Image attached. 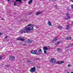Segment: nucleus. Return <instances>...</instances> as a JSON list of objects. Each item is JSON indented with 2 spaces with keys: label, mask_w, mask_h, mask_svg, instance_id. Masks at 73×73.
Returning a JSON list of instances; mask_svg holds the SVG:
<instances>
[{
  "label": "nucleus",
  "mask_w": 73,
  "mask_h": 73,
  "mask_svg": "<svg viewBox=\"0 0 73 73\" xmlns=\"http://www.w3.org/2000/svg\"><path fill=\"white\" fill-rule=\"evenodd\" d=\"M33 27H25L23 28V29L21 31V33H29V32L31 33V31L32 30H33Z\"/></svg>",
  "instance_id": "obj_1"
},
{
  "label": "nucleus",
  "mask_w": 73,
  "mask_h": 73,
  "mask_svg": "<svg viewBox=\"0 0 73 73\" xmlns=\"http://www.w3.org/2000/svg\"><path fill=\"white\" fill-rule=\"evenodd\" d=\"M38 50V49L34 51H32L31 52V53H32L34 54H38V53H37Z\"/></svg>",
  "instance_id": "obj_2"
},
{
  "label": "nucleus",
  "mask_w": 73,
  "mask_h": 73,
  "mask_svg": "<svg viewBox=\"0 0 73 73\" xmlns=\"http://www.w3.org/2000/svg\"><path fill=\"white\" fill-rule=\"evenodd\" d=\"M36 68L34 67L31 68L30 69V70L31 73H35L36 72Z\"/></svg>",
  "instance_id": "obj_3"
},
{
  "label": "nucleus",
  "mask_w": 73,
  "mask_h": 73,
  "mask_svg": "<svg viewBox=\"0 0 73 73\" xmlns=\"http://www.w3.org/2000/svg\"><path fill=\"white\" fill-rule=\"evenodd\" d=\"M50 62L51 63H53L54 64H55V62L56 61V60L53 58H51L50 60Z\"/></svg>",
  "instance_id": "obj_4"
},
{
  "label": "nucleus",
  "mask_w": 73,
  "mask_h": 73,
  "mask_svg": "<svg viewBox=\"0 0 73 73\" xmlns=\"http://www.w3.org/2000/svg\"><path fill=\"white\" fill-rule=\"evenodd\" d=\"M67 17L66 18V19H67L69 20V19H70V17L69 16V14L68 13H67L66 14Z\"/></svg>",
  "instance_id": "obj_5"
},
{
  "label": "nucleus",
  "mask_w": 73,
  "mask_h": 73,
  "mask_svg": "<svg viewBox=\"0 0 73 73\" xmlns=\"http://www.w3.org/2000/svg\"><path fill=\"white\" fill-rule=\"evenodd\" d=\"M64 62L63 61H57V62L56 64H62V63H64Z\"/></svg>",
  "instance_id": "obj_6"
},
{
  "label": "nucleus",
  "mask_w": 73,
  "mask_h": 73,
  "mask_svg": "<svg viewBox=\"0 0 73 73\" xmlns=\"http://www.w3.org/2000/svg\"><path fill=\"white\" fill-rule=\"evenodd\" d=\"M57 27L59 29H60V30H61L62 29V27H61V26H60L59 25H58L57 26Z\"/></svg>",
  "instance_id": "obj_7"
},
{
  "label": "nucleus",
  "mask_w": 73,
  "mask_h": 73,
  "mask_svg": "<svg viewBox=\"0 0 73 73\" xmlns=\"http://www.w3.org/2000/svg\"><path fill=\"white\" fill-rule=\"evenodd\" d=\"M13 58H15V56H10L9 57V60H12V59H13Z\"/></svg>",
  "instance_id": "obj_8"
},
{
  "label": "nucleus",
  "mask_w": 73,
  "mask_h": 73,
  "mask_svg": "<svg viewBox=\"0 0 73 73\" xmlns=\"http://www.w3.org/2000/svg\"><path fill=\"white\" fill-rule=\"evenodd\" d=\"M72 38L71 37H67V38H66V40H70Z\"/></svg>",
  "instance_id": "obj_9"
},
{
  "label": "nucleus",
  "mask_w": 73,
  "mask_h": 73,
  "mask_svg": "<svg viewBox=\"0 0 73 73\" xmlns=\"http://www.w3.org/2000/svg\"><path fill=\"white\" fill-rule=\"evenodd\" d=\"M33 1V0H30L28 2V4H31L32 3Z\"/></svg>",
  "instance_id": "obj_10"
},
{
  "label": "nucleus",
  "mask_w": 73,
  "mask_h": 73,
  "mask_svg": "<svg viewBox=\"0 0 73 73\" xmlns=\"http://www.w3.org/2000/svg\"><path fill=\"white\" fill-rule=\"evenodd\" d=\"M48 48L46 47H44L43 48V49L44 50H48Z\"/></svg>",
  "instance_id": "obj_11"
},
{
  "label": "nucleus",
  "mask_w": 73,
  "mask_h": 73,
  "mask_svg": "<svg viewBox=\"0 0 73 73\" xmlns=\"http://www.w3.org/2000/svg\"><path fill=\"white\" fill-rule=\"evenodd\" d=\"M38 52L39 53L41 54V53H42V50H41V49H40L38 51Z\"/></svg>",
  "instance_id": "obj_12"
},
{
  "label": "nucleus",
  "mask_w": 73,
  "mask_h": 73,
  "mask_svg": "<svg viewBox=\"0 0 73 73\" xmlns=\"http://www.w3.org/2000/svg\"><path fill=\"white\" fill-rule=\"evenodd\" d=\"M70 27H69V26L68 25L67 26V27H66V29H69V28H70Z\"/></svg>",
  "instance_id": "obj_13"
},
{
  "label": "nucleus",
  "mask_w": 73,
  "mask_h": 73,
  "mask_svg": "<svg viewBox=\"0 0 73 73\" xmlns=\"http://www.w3.org/2000/svg\"><path fill=\"white\" fill-rule=\"evenodd\" d=\"M48 25H52V24H51V23L50 22V21H49L48 22Z\"/></svg>",
  "instance_id": "obj_14"
},
{
  "label": "nucleus",
  "mask_w": 73,
  "mask_h": 73,
  "mask_svg": "<svg viewBox=\"0 0 73 73\" xmlns=\"http://www.w3.org/2000/svg\"><path fill=\"white\" fill-rule=\"evenodd\" d=\"M73 44H69L68 46V47H69V48L70 47L72 46Z\"/></svg>",
  "instance_id": "obj_15"
},
{
  "label": "nucleus",
  "mask_w": 73,
  "mask_h": 73,
  "mask_svg": "<svg viewBox=\"0 0 73 73\" xmlns=\"http://www.w3.org/2000/svg\"><path fill=\"white\" fill-rule=\"evenodd\" d=\"M40 13L39 12H37L36 13V15H40Z\"/></svg>",
  "instance_id": "obj_16"
},
{
  "label": "nucleus",
  "mask_w": 73,
  "mask_h": 73,
  "mask_svg": "<svg viewBox=\"0 0 73 73\" xmlns=\"http://www.w3.org/2000/svg\"><path fill=\"white\" fill-rule=\"evenodd\" d=\"M16 1H18V2H20V3H21L22 2V1L21 0H15Z\"/></svg>",
  "instance_id": "obj_17"
},
{
  "label": "nucleus",
  "mask_w": 73,
  "mask_h": 73,
  "mask_svg": "<svg viewBox=\"0 0 73 73\" xmlns=\"http://www.w3.org/2000/svg\"><path fill=\"white\" fill-rule=\"evenodd\" d=\"M57 37H55L54 39V40H53V41L54 42V41H56V40H57Z\"/></svg>",
  "instance_id": "obj_18"
},
{
  "label": "nucleus",
  "mask_w": 73,
  "mask_h": 73,
  "mask_svg": "<svg viewBox=\"0 0 73 73\" xmlns=\"http://www.w3.org/2000/svg\"><path fill=\"white\" fill-rule=\"evenodd\" d=\"M32 41L29 40L28 41H27V43L29 44V43H31Z\"/></svg>",
  "instance_id": "obj_19"
},
{
  "label": "nucleus",
  "mask_w": 73,
  "mask_h": 73,
  "mask_svg": "<svg viewBox=\"0 0 73 73\" xmlns=\"http://www.w3.org/2000/svg\"><path fill=\"white\" fill-rule=\"evenodd\" d=\"M21 38H16V39L17 40H21Z\"/></svg>",
  "instance_id": "obj_20"
},
{
  "label": "nucleus",
  "mask_w": 73,
  "mask_h": 73,
  "mask_svg": "<svg viewBox=\"0 0 73 73\" xmlns=\"http://www.w3.org/2000/svg\"><path fill=\"white\" fill-rule=\"evenodd\" d=\"M25 40V39L23 38H21V41H24V40Z\"/></svg>",
  "instance_id": "obj_21"
},
{
  "label": "nucleus",
  "mask_w": 73,
  "mask_h": 73,
  "mask_svg": "<svg viewBox=\"0 0 73 73\" xmlns=\"http://www.w3.org/2000/svg\"><path fill=\"white\" fill-rule=\"evenodd\" d=\"M14 6H16V5H17V4L16 3V2H14Z\"/></svg>",
  "instance_id": "obj_22"
},
{
  "label": "nucleus",
  "mask_w": 73,
  "mask_h": 73,
  "mask_svg": "<svg viewBox=\"0 0 73 73\" xmlns=\"http://www.w3.org/2000/svg\"><path fill=\"white\" fill-rule=\"evenodd\" d=\"M57 50L59 52H60V48H57Z\"/></svg>",
  "instance_id": "obj_23"
},
{
  "label": "nucleus",
  "mask_w": 73,
  "mask_h": 73,
  "mask_svg": "<svg viewBox=\"0 0 73 73\" xmlns=\"http://www.w3.org/2000/svg\"><path fill=\"white\" fill-rule=\"evenodd\" d=\"M44 53L45 54H47V52H46V50H44Z\"/></svg>",
  "instance_id": "obj_24"
},
{
  "label": "nucleus",
  "mask_w": 73,
  "mask_h": 73,
  "mask_svg": "<svg viewBox=\"0 0 73 73\" xmlns=\"http://www.w3.org/2000/svg\"><path fill=\"white\" fill-rule=\"evenodd\" d=\"M27 26H33L32 24H29L27 25Z\"/></svg>",
  "instance_id": "obj_25"
},
{
  "label": "nucleus",
  "mask_w": 73,
  "mask_h": 73,
  "mask_svg": "<svg viewBox=\"0 0 73 73\" xmlns=\"http://www.w3.org/2000/svg\"><path fill=\"white\" fill-rule=\"evenodd\" d=\"M61 42H57V44H56V45H57V44H60V43Z\"/></svg>",
  "instance_id": "obj_26"
},
{
  "label": "nucleus",
  "mask_w": 73,
  "mask_h": 73,
  "mask_svg": "<svg viewBox=\"0 0 73 73\" xmlns=\"http://www.w3.org/2000/svg\"><path fill=\"white\" fill-rule=\"evenodd\" d=\"M36 60H40V59L39 58H37L36 59Z\"/></svg>",
  "instance_id": "obj_27"
},
{
  "label": "nucleus",
  "mask_w": 73,
  "mask_h": 73,
  "mask_svg": "<svg viewBox=\"0 0 73 73\" xmlns=\"http://www.w3.org/2000/svg\"><path fill=\"white\" fill-rule=\"evenodd\" d=\"M70 66H71V65H70V64H68V67H70Z\"/></svg>",
  "instance_id": "obj_28"
},
{
  "label": "nucleus",
  "mask_w": 73,
  "mask_h": 73,
  "mask_svg": "<svg viewBox=\"0 0 73 73\" xmlns=\"http://www.w3.org/2000/svg\"><path fill=\"white\" fill-rule=\"evenodd\" d=\"M5 38H8V36H5Z\"/></svg>",
  "instance_id": "obj_29"
},
{
  "label": "nucleus",
  "mask_w": 73,
  "mask_h": 73,
  "mask_svg": "<svg viewBox=\"0 0 73 73\" xmlns=\"http://www.w3.org/2000/svg\"><path fill=\"white\" fill-rule=\"evenodd\" d=\"M2 59V56H0V60Z\"/></svg>",
  "instance_id": "obj_30"
},
{
  "label": "nucleus",
  "mask_w": 73,
  "mask_h": 73,
  "mask_svg": "<svg viewBox=\"0 0 73 73\" xmlns=\"http://www.w3.org/2000/svg\"><path fill=\"white\" fill-rule=\"evenodd\" d=\"M31 62V61H30V60H28L27 61V62H29L30 63Z\"/></svg>",
  "instance_id": "obj_31"
},
{
  "label": "nucleus",
  "mask_w": 73,
  "mask_h": 73,
  "mask_svg": "<svg viewBox=\"0 0 73 73\" xmlns=\"http://www.w3.org/2000/svg\"><path fill=\"white\" fill-rule=\"evenodd\" d=\"M2 35H3V33H0V36Z\"/></svg>",
  "instance_id": "obj_32"
},
{
  "label": "nucleus",
  "mask_w": 73,
  "mask_h": 73,
  "mask_svg": "<svg viewBox=\"0 0 73 73\" xmlns=\"http://www.w3.org/2000/svg\"><path fill=\"white\" fill-rule=\"evenodd\" d=\"M71 8L72 9H73V5H72L71 6Z\"/></svg>",
  "instance_id": "obj_33"
},
{
  "label": "nucleus",
  "mask_w": 73,
  "mask_h": 73,
  "mask_svg": "<svg viewBox=\"0 0 73 73\" xmlns=\"http://www.w3.org/2000/svg\"><path fill=\"white\" fill-rule=\"evenodd\" d=\"M1 20H4V18H1Z\"/></svg>",
  "instance_id": "obj_34"
},
{
  "label": "nucleus",
  "mask_w": 73,
  "mask_h": 73,
  "mask_svg": "<svg viewBox=\"0 0 73 73\" xmlns=\"http://www.w3.org/2000/svg\"><path fill=\"white\" fill-rule=\"evenodd\" d=\"M57 0H54V1H56Z\"/></svg>",
  "instance_id": "obj_35"
},
{
  "label": "nucleus",
  "mask_w": 73,
  "mask_h": 73,
  "mask_svg": "<svg viewBox=\"0 0 73 73\" xmlns=\"http://www.w3.org/2000/svg\"><path fill=\"white\" fill-rule=\"evenodd\" d=\"M22 45H23V46H24V45L25 46V45H26V44H23Z\"/></svg>",
  "instance_id": "obj_36"
},
{
  "label": "nucleus",
  "mask_w": 73,
  "mask_h": 73,
  "mask_svg": "<svg viewBox=\"0 0 73 73\" xmlns=\"http://www.w3.org/2000/svg\"><path fill=\"white\" fill-rule=\"evenodd\" d=\"M71 0V1H72V2L73 3V0Z\"/></svg>",
  "instance_id": "obj_37"
},
{
  "label": "nucleus",
  "mask_w": 73,
  "mask_h": 73,
  "mask_svg": "<svg viewBox=\"0 0 73 73\" xmlns=\"http://www.w3.org/2000/svg\"><path fill=\"white\" fill-rule=\"evenodd\" d=\"M71 73H73V72H71Z\"/></svg>",
  "instance_id": "obj_38"
},
{
  "label": "nucleus",
  "mask_w": 73,
  "mask_h": 73,
  "mask_svg": "<svg viewBox=\"0 0 73 73\" xmlns=\"http://www.w3.org/2000/svg\"><path fill=\"white\" fill-rule=\"evenodd\" d=\"M7 1H9L10 0H7Z\"/></svg>",
  "instance_id": "obj_39"
},
{
  "label": "nucleus",
  "mask_w": 73,
  "mask_h": 73,
  "mask_svg": "<svg viewBox=\"0 0 73 73\" xmlns=\"http://www.w3.org/2000/svg\"><path fill=\"white\" fill-rule=\"evenodd\" d=\"M23 0V1H26V0Z\"/></svg>",
  "instance_id": "obj_40"
},
{
  "label": "nucleus",
  "mask_w": 73,
  "mask_h": 73,
  "mask_svg": "<svg viewBox=\"0 0 73 73\" xmlns=\"http://www.w3.org/2000/svg\"><path fill=\"white\" fill-rule=\"evenodd\" d=\"M72 24H73V22H72Z\"/></svg>",
  "instance_id": "obj_41"
}]
</instances>
